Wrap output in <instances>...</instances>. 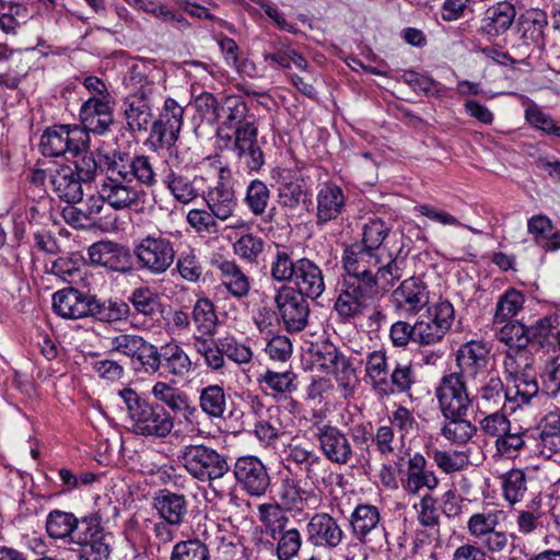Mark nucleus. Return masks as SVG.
Masks as SVG:
<instances>
[{"label": "nucleus", "instance_id": "46", "mask_svg": "<svg viewBox=\"0 0 560 560\" xmlns=\"http://www.w3.org/2000/svg\"><path fill=\"white\" fill-rule=\"evenodd\" d=\"M524 303L525 296L521 291L515 289L506 290L497 302L493 324H503L511 320L523 308Z\"/></svg>", "mask_w": 560, "mask_h": 560}, {"label": "nucleus", "instance_id": "32", "mask_svg": "<svg viewBox=\"0 0 560 560\" xmlns=\"http://www.w3.org/2000/svg\"><path fill=\"white\" fill-rule=\"evenodd\" d=\"M489 361V349L481 342L470 341L463 345L456 352V362L462 377L475 378L483 372Z\"/></svg>", "mask_w": 560, "mask_h": 560}, {"label": "nucleus", "instance_id": "1", "mask_svg": "<svg viewBox=\"0 0 560 560\" xmlns=\"http://www.w3.org/2000/svg\"><path fill=\"white\" fill-rule=\"evenodd\" d=\"M156 183V174L150 156L144 154L114 155L107 164L101 184L102 196L114 210L140 211L144 208L150 188Z\"/></svg>", "mask_w": 560, "mask_h": 560}, {"label": "nucleus", "instance_id": "51", "mask_svg": "<svg viewBox=\"0 0 560 560\" xmlns=\"http://www.w3.org/2000/svg\"><path fill=\"white\" fill-rule=\"evenodd\" d=\"M528 327L518 320H508L495 332L499 341L509 346V350L525 349L529 343Z\"/></svg>", "mask_w": 560, "mask_h": 560}, {"label": "nucleus", "instance_id": "50", "mask_svg": "<svg viewBox=\"0 0 560 560\" xmlns=\"http://www.w3.org/2000/svg\"><path fill=\"white\" fill-rule=\"evenodd\" d=\"M448 421L441 429V434L453 444L468 443L477 433V427L464 417L446 418Z\"/></svg>", "mask_w": 560, "mask_h": 560}, {"label": "nucleus", "instance_id": "33", "mask_svg": "<svg viewBox=\"0 0 560 560\" xmlns=\"http://www.w3.org/2000/svg\"><path fill=\"white\" fill-rule=\"evenodd\" d=\"M203 199L208 209L211 210L220 221L230 219L237 206L233 187L222 180L209 187L203 195Z\"/></svg>", "mask_w": 560, "mask_h": 560}, {"label": "nucleus", "instance_id": "14", "mask_svg": "<svg viewBox=\"0 0 560 560\" xmlns=\"http://www.w3.org/2000/svg\"><path fill=\"white\" fill-rule=\"evenodd\" d=\"M184 108L171 97L164 101L163 109L150 124V141L155 148H172L179 138Z\"/></svg>", "mask_w": 560, "mask_h": 560}, {"label": "nucleus", "instance_id": "59", "mask_svg": "<svg viewBox=\"0 0 560 560\" xmlns=\"http://www.w3.org/2000/svg\"><path fill=\"white\" fill-rule=\"evenodd\" d=\"M479 413L483 416L479 421V429L487 436L498 440L511 429V421L502 410Z\"/></svg>", "mask_w": 560, "mask_h": 560}, {"label": "nucleus", "instance_id": "29", "mask_svg": "<svg viewBox=\"0 0 560 560\" xmlns=\"http://www.w3.org/2000/svg\"><path fill=\"white\" fill-rule=\"evenodd\" d=\"M316 201V224L318 226L338 219L346 208V197L342 189L332 184H324L319 188Z\"/></svg>", "mask_w": 560, "mask_h": 560}, {"label": "nucleus", "instance_id": "31", "mask_svg": "<svg viewBox=\"0 0 560 560\" xmlns=\"http://www.w3.org/2000/svg\"><path fill=\"white\" fill-rule=\"evenodd\" d=\"M152 508L160 518L182 526L188 516V500L184 494L161 490L153 498Z\"/></svg>", "mask_w": 560, "mask_h": 560}, {"label": "nucleus", "instance_id": "52", "mask_svg": "<svg viewBox=\"0 0 560 560\" xmlns=\"http://www.w3.org/2000/svg\"><path fill=\"white\" fill-rule=\"evenodd\" d=\"M288 460L303 467L306 479L313 480L324 466L323 459L312 450L301 445H292L289 448Z\"/></svg>", "mask_w": 560, "mask_h": 560}, {"label": "nucleus", "instance_id": "11", "mask_svg": "<svg viewBox=\"0 0 560 560\" xmlns=\"http://www.w3.org/2000/svg\"><path fill=\"white\" fill-rule=\"evenodd\" d=\"M133 254L141 269L152 276L165 273L175 259L174 244L160 234L141 238L133 248Z\"/></svg>", "mask_w": 560, "mask_h": 560}, {"label": "nucleus", "instance_id": "37", "mask_svg": "<svg viewBox=\"0 0 560 560\" xmlns=\"http://www.w3.org/2000/svg\"><path fill=\"white\" fill-rule=\"evenodd\" d=\"M278 503L284 512L287 511H303L308 506V501L315 497L312 491L302 488L301 481L285 477L281 480L279 487Z\"/></svg>", "mask_w": 560, "mask_h": 560}, {"label": "nucleus", "instance_id": "15", "mask_svg": "<svg viewBox=\"0 0 560 560\" xmlns=\"http://www.w3.org/2000/svg\"><path fill=\"white\" fill-rule=\"evenodd\" d=\"M462 374L451 373L441 378L436 397L445 418L465 417L472 405Z\"/></svg>", "mask_w": 560, "mask_h": 560}, {"label": "nucleus", "instance_id": "61", "mask_svg": "<svg viewBox=\"0 0 560 560\" xmlns=\"http://www.w3.org/2000/svg\"><path fill=\"white\" fill-rule=\"evenodd\" d=\"M264 247L265 241L252 233L242 235L233 245L234 253L248 262H256Z\"/></svg>", "mask_w": 560, "mask_h": 560}, {"label": "nucleus", "instance_id": "34", "mask_svg": "<svg viewBox=\"0 0 560 560\" xmlns=\"http://www.w3.org/2000/svg\"><path fill=\"white\" fill-rule=\"evenodd\" d=\"M506 400H510V389H504L502 380L497 375L490 376L475 396L478 412L502 410Z\"/></svg>", "mask_w": 560, "mask_h": 560}, {"label": "nucleus", "instance_id": "49", "mask_svg": "<svg viewBox=\"0 0 560 560\" xmlns=\"http://www.w3.org/2000/svg\"><path fill=\"white\" fill-rule=\"evenodd\" d=\"M161 365L175 376H183L189 372L191 361L187 353L175 343H167L161 348Z\"/></svg>", "mask_w": 560, "mask_h": 560}, {"label": "nucleus", "instance_id": "17", "mask_svg": "<svg viewBox=\"0 0 560 560\" xmlns=\"http://www.w3.org/2000/svg\"><path fill=\"white\" fill-rule=\"evenodd\" d=\"M233 474L244 490L250 497H261L270 486V477L266 466L255 456H242L236 459Z\"/></svg>", "mask_w": 560, "mask_h": 560}, {"label": "nucleus", "instance_id": "19", "mask_svg": "<svg viewBox=\"0 0 560 560\" xmlns=\"http://www.w3.org/2000/svg\"><path fill=\"white\" fill-rule=\"evenodd\" d=\"M315 438L324 456L332 464L347 465L353 457L352 445L337 427L323 424L316 428Z\"/></svg>", "mask_w": 560, "mask_h": 560}, {"label": "nucleus", "instance_id": "5", "mask_svg": "<svg viewBox=\"0 0 560 560\" xmlns=\"http://www.w3.org/2000/svg\"><path fill=\"white\" fill-rule=\"evenodd\" d=\"M130 423V430L142 436L164 439L174 428V418L170 411L156 401L141 397L132 388L118 392Z\"/></svg>", "mask_w": 560, "mask_h": 560}, {"label": "nucleus", "instance_id": "2", "mask_svg": "<svg viewBox=\"0 0 560 560\" xmlns=\"http://www.w3.org/2000/svg\"><path fill=\"white\" fill-rule=\"evenodd\" d=\"M217 135L232 149L240 161L250 171L258 172L265 164V154L258 140L257 119L246 102L240 97H226L217 113Z\"/></svg>", "mask_w": 560, "mask_h": 560}, {"label": "nucleus", "instance_id": "39", "mask_svg": "<svg viewBox=\"0 0 560 560\" xmlns=\"http://www.w3.org/2000/svg\"><path fill=\"white\" fill-rule=\"evenodd\" d=\"M384 383L387 386L381 387L377 394L381 398L408 393L416 383V372L412 364L410 362H396L389 378L386 377Z\"/></svg>", "mask_w": 560, "mask_h": 560}, {"label": "nucleus", "instance_id": "62", "mask_svg": "<svg viewBox=\"0 0 560 560\" xmlns=\"http://www.w3.org/2000/svg\"><path fill=\"white\" fill-rule=\"evenodd\" d=\"M422 317L433 325H439V328L447 332L454 322L455 311L448 301H440L429 306L427 314Z\"/></svg>", "mask_w": 560, "mask_h": 560}, {"label": "nucleus", "instance_id": "55", "mask_svg": "<svg viewBox=\"0 0 560 560\" xmlns=\"http://www.w3.org/2000/svg\"><path fill=\"white\" fill-rule=\"evenodd\" d=\"M170 560H210V550L198 538L180 540L173 546Z\"/></svg>", "mask_w": 560, "mask_h": 560}, {"label": "nucleus", "instance_id": "12", "mask_svg": "<svg viewBox=\"0 0 560 560\" xmlns=\"http://www.w3.org/2000/svg\"><path fill=\"white\" fill-rule=\"evenodd\" d=\"M499 511H487L472 514L467 522L469 535L490 553H501L509 545V536L497 527L500 524Z\"/></svg>", "mask_w": 560, "mask_h": 560}, {"label": "nucleus", "instance_id": "27", "mask_svg": "<svg viewBox=\"0 0 560 560\" xmlns=\"http://www.w3.org/2000/svg\"><path fill=\"white\" fill-rule=\"evenodd\" d=\"M295 291L301 295L316 300L325 291V281L322 269L308 258L298 259V266L292 281Z\"/></svg>", "mask_w": 560, "mask_h": 560}, {"label": "nucleus", "instance_id": "48", "mask_svg": "<svg viewBox=\"0 0 560 560\" xmlns=\"http://www.w3.org/2000/svg\"><path fill=\"white\" fill-rule=\"evenodd\" d=\"M161 349L143 340V345L138 348L136 355L130 361L135 371L144 373L148 375H154L161 369Z\"/></svg>", "mask_w": 560, "mask_h": 560}, {"label": "nucleus", "instance_id": "30", "mask_svg": "<svg viewBox=\"0 0 560 560\" xmlns=\"http://www.w3.org/2000/svg\"><path fill=\"white\" fill-rule=\"evenodd\" d=\"M439 479L434 471L427 468V459L416 453L408 459L406 478L402 480L404 489L410 494H418L423 488L433 490L438 487Z\"/></svg>", "mask_w": 560, "mask_h": 560}, {"label": "nucleus", "instance_id": "36", "mask_svg": "<svg viewBox=\"0 0 560 560\" xmlns=\"http://www.w3.org/2000/svg\"><path fill=\"white\" fill-rule=\"evenodd\" d=\"M558 316L555 314L544 316L528 327L529 343H537L541 348L560 350V329Z\"/></svg>", "mask_w": 560, "mask_h": 560}, {"label": "nucleus", "instance_id": "56", "mask_svg": "<svg viewBox=\"0 0 560 560\" xmlns=\"http://www.w3.org/2000/svg\"><path fill=\"white\" fill-rule=\"evenodd\" d=\"M129 311V305L126 302L109 301L108 304H105L94 298L90 317L105 323H113L126 319Z\"/></svg>", "mask_w": 560, "mask_h": 560}, {"label": "nucleus", "instance_id": "58", "mask_svg": "<svg viewBox=\"0 0 560 560\" xmlns=\"http://www.w3.org/2000/svg\"><path fill=\"white\" fill-rule=\"evenodd\" d=\"M365 372L368 377L371 381V385L377 395L381 387H386L387 384L384 383L387 377V360L385 352L383 351H373L369 353L366 358V366Z\"/></svg>", "mask_w": 560, "mask_h": 560}, {"label": "nucleus", "instance_id": "20", "mask_svg": "<svg viewBox=\"0 0 560 560\" xmlns=\"http://www.w3.org/2000/svg\"><path fill=\"white\" fill-rule=\"evenodd\" d=\"M389 232L390 229L382 219H370L363 225L362 243L360 245L382 256H393V254L397 253L399 249L409 253L408 249H405L401 241L397 240V235H390Z\"/></svg>", "mask_w": 560, "mask_h": 560}, {"label": "nucleus", "instance_id": "18", "mask_svg": "<svg viewBox=\"0 0 560 560\" xmlns=\"http://www.w3.org/2000/svg\"><path fill=\"white\" fill-rule=\"evenodd\" d=\"M353 536L362 544L386 540V529L380 510L372 504H359L350 517Z\"/></svg>", "mask_w": 560, "mask_h": 560}, {"label": "nucleus", "instance_id": "22", "mask_svg": "<svg viewBox=\"0 0 560 560\" xmlns=\"http://www.w3.org/2000/svg\"><path fill=\"white\" fill-rule=\"evenodd\" d=\"M89 259L94 265H100L112 271L127 273L131 271V254L125 246L101 241L88 248Z\"/></svg>", "mask_w": 560, "mask_h": 560}, {"label": "nucleus", "instance_id": "44", "mask_svg": "<svg viewBox=\"0 0 560 560\" xmlns=\"http://www.w3.org/2000/svg\"><path fill=\"white\" fill-rule=\"evenodd\" d=\"M228 406V396L220 385H208L200 390L199 407L209 418L220 419Z\"/></svg>", "mask_w": 560, "mask_h": 560}, {"label": "nucleus", "instance_id": "42", "mask_svg": "<svg viewBox=\"0 0 560 560\" xmlns=\"http://www.w3.org/2000/svg\"><path fill=\"white\" fill-rule=\"evenodd\" d=\"M192 322L199 336L212 337L218 326L214 304L208 298H199L192 307Z\"/></svg>", "mask_w": 560, "mask_h": 560}, {"label": "nucleus", "instance_id": "23", "mask_svg": "<svg viewBox=\"0 0 560 560\" xmlns=\"http://www.w3.org/2000/svg\"><path fill=\"white\" fill-rule=\"evenodd\" d=\"M516 14V8L512 2L498 1L486 10L478 32L488 39H495L511 30Z\"/></svg>", "mask_w": 560, "mask_h": 560}, {"label": "nucleus", "instance_id": "7", "mask_svg": "<svg viewBox=\"0 0 560 560\" xmlns=\"http://www.w3.org/2000/svg\"><path fill=\"white\" fill-rule=\"evenodd\" d=\"M264 533L277 541L276 555L279 560L295 558L302 547V535L295 527L289 528L290 518L277 503H262L257 508Z\"/></svg>", "mask_w": 560, "mask_h": 560}, {"label": "nucleus", "instance_id": "53", "mask_svg": "<svg viewBox=\"0 0 560 560\" xmlns=\"http://www.w3.org/2000/svg\"><path fill=\"white\" fill-rule=\"evenodd\" d=\"M164 184L174 198L182 203H188L198 197V189L195 187L194 182L177 172L171 171L165 176Z\"/></svg>", "mask_w": 560, "mask_h": 560}, {"label": "nucleus", "instance_id": "8", "mask_svg": "<svg viewBox=\"0 0 560 560\" xmlns=\"http://www.w3.org/2000/svg\"><path fill=\"white\" fill-rule=\"evenodd\" d=\"M177 460L194 479L209 485L230 471L226 456L205 444L184 445L178 451Z\"/></svg>", "mask_w": 560, "mask_h": 560}, {"label": "nucleus", "instance_id": "4", "mask_svg": "<svg viewBox=\"0 0 560 560\" xmlns=\"http://www.w3.org/2000/svg\"><path fill=\"white\" fill-rule=\"evenodd\" d=\"M407 252L399 249L390 255H380L359 244L345 252L342 261L345 278H353L366 287L387 291L404 276L407 267Z\"/></svg>", "mask_w": 560, "mask_h": 560}, {"label": "nucleus", "instance_id": "40", "mask_svg": "<svg viewBox=\"0 0 560 560\" xmlns=\"http://www.w3.org/2000/svg\"><path fill=\"white\" fill-rule=\"evenodd\" d=\"M79 526L80 518L72 513L60 510L51 511L46 518V532L52 539L65 540L68 538L71 541Z\"/></svg>", "mask_w": 560, "mask_h": 560}, {"label": "nucleus", "instance_id": "9", "mask_svg": "<svg viewBox=\"0 0 560 560\" xmlns=\"http://www.w3.org/2000/svg\"><path fill=\"white\" fill-rule=\"evenodd\" d=\"M39 149L43 155L65 156L71 162L90 151V136L77 125H58L46 129L40 137Z\"/></svg>", "mask_w": 560, "mask_h": 560}, {"label": "nucleus", "instance_id": "13", "mask_svg": "<svg viewBox=\"0 0 560 560\" xmlns=\"http://www.w3.org/2000/svg\"><path fill=\"white\" fill-rule=\"evenodd\" d=\"M275 303L287 331L300 332L305 329L310 317L307 298L294 288L282 285L275 294Z\"/></svg>", "mask_w": 560, "mask_h": 560}, {"label": "nucleus", "instance_id": "64", "mask_svg": "<svg viewBox=\"0 0 560 560\" xmlns=\"http://www.w3.org/2000/svg\"><path fill=\"white\" fill-rule=\"evenodd\" d=\"M525 119L534 128L547 135L560 138V126L555 122L550 115L544 113L537 105H530L525 109Z\"/></svg>", "mask_w": 560, "mask_h": 560}, {"label": "nucleus", "instance_id": "38", "mask_svg": "<svg viewBox=\"0 0 560 560\" xmlns=\"http://www.w3.org/2000/svg\"><path fill=\"white\" fill-rule=\"evenodd\" d=\"M255 413L258 416V421L255 424L256 436L266 444L275 443L282 433L280 408L272 406L265 409L262 405L258 402L255 408Z\"/></svg>", "mask_w": 560, "mask_h": 560}, {"label": "nucleus", "instance_id": "3", "mask_svg": "<svg viewBox=\"0 0 560 560\" xmlns=\"http://www.w3.org/2000/svg\"><path fill=\"white\" fill-rule=\"evenodd\" d=\"M164 71L150 63L141 62L130 67L124 79L130 90L122 100V113L127 129L131 133H145L153 120V106L161 101L164 86Z\"/></svg>", "mask_w": 560, "mask_h": 560}, {"label": "nucleus", "instance_id": "28", "mask_svg": "<svg viewBox=\"0 0 560 560\" xmlns=\"http://www.w3.org/2000/svg\"><path fill=\"white\" fill-rule=\"evenodd\" d=\"M153 397L167 407L173 413L180 415L186 421H191L197 413L188 394L166 382H156L151 390Z\"/></svg>", "mask_w": 560, "mask_h": 560}, {"label": "nucleus", "instance_id": "45", "mask_svg": "<svg viewBox=\"0 0 560 560\" xmlns=\"http://www.w3.org/2000/svg\"><path fill=\"white\" fill-rule=\"evenodd\" d=\"M192 341L195 350L203 358L206 365L210 370L220 371L224 368V353L221 351L219 338L192 336Z\"/></svg>", "mask_w": 560, "mask_h": 560}, {"label": "nucleus", "instance_id": "57", "mask_svg": "<svg viewBox=\"0 0 560 560\" xmlns=\"http://www.w3.org/2000/svg\"><path fill=\"white\" fill-rule=\"evenodd\" d=\"M269 199L270 191L264 182L253 179L248 184L244 201L254 215L258 217L265 213Z\"/></svg>", "mask_w": 560, "mask_h": 560}, {"label": "nucleus", "instance_id": "43", "mask_svg": "<svg viewBox=\"0 0 560 560\" xmlns=\"http://www.w3.org/2000/svg\"><path fill=\"white\" fill-rule=\"evenodd\" d=\"M517 25L523 39L538 43L544 39L548 16L539 9L527 10L520 15Z\"/></svg>", "mask_w": 560, "mask_h": 560}, {"label": "nucleus", "instance_id": "35", "mask_svg": "<svg viewBox=\"0 0 560 560\" xmlns=\"http://www.w3.org/2000/svg\"><path fill=\"white\" fill-rule=\"evenodd\" d=\"M220 280L228 292L236 298H246L250 291V280L234 260L224 259L217 262Z\"/></svg>", "mask_w": 560, "mask_h": 560}, {"label": "nucleus", "instance_id": "63", "mask_svg": "<svg viewBox=\"0 0 560 560\" xmlns=\"http://www.w3.org/2000/svg\"><path fill=\"white\" fill-rule=\"evenodd\" d=\"M133 308L144 316L154 315L160 307L159 296L149 288H138L129 298Z\"/></svg>", "mask_w": 560, "mask_h": 560}, {"label": "nucleus", "instance_id": "54", "mask_svg": "<svg viewBox=\"0 0 560 560\" xmlns=\"http://www.w3.org/2000/svg\"><path fill=\"white\" fill-rule=\"evenodd\" d=\"M308 199V191L303 179L290 180L278 188V202L281 207L295 209Z\"/></svg>", "mask_w": 560, "mask_h": 560}, {"label": "nucleus", "instance_id": "41", "mask_svg": "<svg viewBox=\"0 0 560 560\" xmlns=\"http://www.w3.org/2000/svg\"><path fill=\"white\" fill-rule=\"evenodd\" d=\"M298 260L293 252L283 245L276 244L270 261V277L277 282H291L294 279Z\"/></svg>", "mask_w": 560, "mask_h": 560}, {"label": "nucleus", "instance_id": "25", "mask_svg": "<svg viewBox=\"0 0 560 560\" xmlns=\"http://www.w3.org/2000/svg\"><path fill=\"white\" fill-rule=\"evenodd\" d=\"M80 119L82 122L81 129H84L89 136L90 132L100 136L105 135L114 122L110 100L88 98L81 106Z\"/></svg>", "mask_w": 560, "mask_h": 560}, {"label": "nucleus", "instance_id": "10", "mask_svg": "<svg viewBox=\"0 0 560 560\" xmlns=\"http://www.w3.org/2000/svg\"><path fill=\"white\" fill-rule=\"evenodd\" d=\"M106 538L101 516L90 514L80 518V526L70 542L77 546L72 550L79 560H107L110 548Z\"/></svg>", "mask_w": 560, "mask_h": 560}, {"label": "nucleus", "instance_id": "60", "mask_svg": "<svg viewBox=\"0 0 560 560\" xmlns=\"http://www.w3.org/2000/svg\"><path fill=\"white\" fill-rule=\"evenodd\" d=\"M503 494L511 504L520 502L527 490L526 475L522 469H512L503 476Z\"/></svg>", "mask_w": 560, "mask_h": 560}, {"label": "nucleus", "instance_id": "26", "mask_svg": "<svg viewBox=\"0 0 560 560\" xmlns=\"http://www.w3.org/2000/svg\"><path fill=\"white\" fill-rule=\"evenodd\" d=\"M93 299L77 289L68 288L52 295V307L63 318L79 319L91 315Z\"/></svg>", "mask_w": 560, "mask_h": 560}, {"label": "nucleus", "instance_id": "6", "mask_svg": "<svg viewBox=\"0 0 560 560\" xmlns=\"http://www.w3.org/2000/svg\"><path fill=\"white\" fill-rule=\"evenodd\" d=\"M98 164L94 154H83L68 164H61L49 171L48 183L52 194L69 205L83 198V185L94 182Z\"/></svg>", "mask_w": 560, "mask_h": 560}, {"label": "nucleus", "instance_id": "47", "mask_svg": "<svg viewBox=\"0 0 560 560\" xmlns=\"http://www.w3.org/2000/svg\"><path fill=\"white\" fill-rule=\"evenodd\" d=\"M429 456L445 474L462 471L469 465V454L465 451L435 448L429 453Z\"/></svg>", "mask_w": 560, "mask_h": 560}, {"label": "nucleus", "instance_id": "21", "mask_svg": "<svg viewBox=\"0 0 560 560\" xmlns=\"http://www.w3.org/2000/svg\"><path fill=\"white\" fill-rule=\"evenodd\" d=\"M395 308L406 315H416L429 303L427 284L418 277L405 279L392 293Z\"/></svg>", "mask_w": 560, "mask_h": 560}, {"label": "nucleus", "instance_id": "16", "mask_svg": "<svg viewBox=\"0 0 560 560\" xmlns=\"http://www.w3.org/2000/svg\"><path fill=\"white\" fill-rule=\"evenodd\" d=\"M378 289L366 287L353 278H345L339 283V294L334 310L342 319H350L361 315L371 304Z\"/></svg>", "mask_w": 560, "mask_h": 560}, {"label": "nucleus", "instance_id": "24", "mask_svg": "<svg viewBox=\"0 0 560 560\" xmlns=\"http://www.w3.org/2000/svg\"><path fill=\"white\" fill-rule=\"evenodd\" d=\"M306 534L312 545L328 549L338 547L345 537L337 521L328 513L315 514L306 525Z\"/></svg>", "mask_w": 560, "mask_h": 560}]
</instances>
